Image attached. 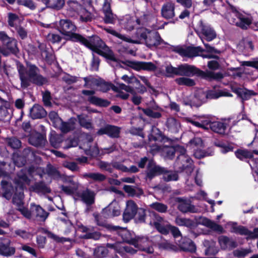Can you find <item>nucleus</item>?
Listing matches in <instances>:
<instances>
[{
    "label": "nucleus",
    "instance_id": "423d86ee",
    "mask_svg": "<svg viewBox=\"0 0 258 258\" xmlns=\"http://www.w3.org/2000/svg\"><path fill=\"white\" fill-rule=\"evenodd\" d=\"M228 21L240 28L245 30L251 24V20L239 13L235 8L230 7L226 14Z\"/></svg>",
    "mask_w": 258,
    "mask_h": 258
},
{
    "label": "nucleus",
    "instance_id": "6e6552de",
    "mask_svg": "<svg viewBox=\"0 0 258 258\" xmlns=\"http://www.w3.org/2000/svg\"><path fill=\"white\" fill-rule=\"evenodd\" d=\"M152 220L150 222V225L153 226L160 233L168 234V228L170 224L168 221L155 212L150 213Z\"/></svg>",
    "mask_w": 258,
    "mask_h": 258
},
{
    "label": "nucleus",
    "instance_id": "9b49d317",
    "mask_svg": "<svg viewBox=\"0 0 258 258\" xmlns=\"http://www.w3.org/2000/svg\"><path fill=\"white\" fill-rule=\"evenodd\" d=\"M174 51L182 56L193 57L200 55L204 50L200 46L198 47H182L177 46L174 48Z\"/></svg>",
    "mask_w": 258,
    "mask_h": 258
},
{
    "label": "nucleus",
    "instance_id": "864d4df0",
    "mask_svg": "<svg viewBox=\"0 0 258 258\" xmlns=\"http://www.w3.org/2000/svg\"><path fill=\"white\" fill-rule=\"evenodd\" d=\"M12 203L17 207V208L22 207L24 204L23 194L21 192L15 194L12 199Z\"/></svg>",
    "mask_w": 258,
    "mask_h": 258
},
{
    "label": "nucleus",
    "instance_id": "c85d7f7f",
    "mask_svg": "<svg viewBox=\"0 0 258 258\" xmlns=\"http://www.w3.org/2000/svg\"><path fill=\"white\" fill-rule=\"evenodd\" d=\"M103 213L108 218L118 216L120 214V207L117 202L113 201L103 210Z\"/></svg>",
    "mask_w": 258,
    "mask_h": 258
},
{
    "label": "nucleus",
    "instance_id": "bf43d9fd",
    "mask_svg": "<svg viewBox=\"0 0 258 258\" xmlns=\"http://www.w3.org/2000/svg\"><path fill=\"white\" fill-rule=\"evenodd\" d=\"M48 117L53 122V125L56 127L61 122V119L59 117L58 114L55 111H51L48 114Z\"/></svg>",
    "mask_w": 258,
    "mask_h": 258
},
{
    "label": "nucleus",
    "instance_id": "ddd939ff",
    "mask_svg": "<svg viewBox=\"0 0 258 258\" xmlns=\"http://www.w3.org/2000/svg\"><path fill=\"white\" fill-rule=\"evenodd\" d=\"M167 172V170L150 161L148 164L146 170V179L151 180L154 177Z\"/></svg>",
    "mask_w": 258,
    "mask_h": 258
},
{
    "label": "nucleus",
    "instance_id": "cd10ccee",
    "mask_svg": "<svg viewBox=\"0 0 258 258\" xmlns=\"http://www.w3.org/2000/svg\"><path fill=\"white\" fill-rule=\"evenodd\" d=\"M206 101V92L203 89H199L195 92L194 97L191 100V104L198 107Z\"/></svg>",
    "mask_w": 258,
    "mask_h": 258
},
{
    "label": "nucleus",
    "instance_id": "a18cd8bd",
    "mask_svg": "<svg viewBox=\"0 0 258 258\" xmlns=\"http://www.w3.org/2000/svg\"><path fill=\"white\" fill-rule=\"evenodd\" d=\"M84 80L85 82L84 87L92 88L94 86L98 87L101 79H96L92 76H89L84 78Z\"/></svg>",
    "mask_w": 258,
    "mask_h": 258
},
{
    "label": "nucleus",
    "instance_id": "f8f14e48",
    "mask_svg": "<svg viewBox=\"0 0 258 258\" xmlns=\"http://www.w3.org/2000/svg\"><path fill=\"white\" fill-rule=\"evenodd\" d=\"M175 201L178 203V210L182 213H197L199 212V209L192 205L189 200L178 197L175 199Z\"/></svg>",
    "mask_w": 258,
    "mask_h": 258
},
{
    "label": "nucleus",
    "instance_id": "f257e3e1",
    "mask_svg": "<svg viewBox=\"0 0 258 258\" xmlns=\"http://www.w3.org/2000/svg\"><path fill=\"white\" fill-rule=\"evenodd\" d=\"M18 71L21 80V87L23 89L29 87L31 82L38 86H42L48 82L46 78L40 74L39 69L35 65L27 64L26 68H25L20 64L18 66Z\"/></svg>",
    "mask_w": 258,
    "mask_h": 258
},
{
    "label": "nucleus",
    "instance_id": "2f4dec72",
    "mask_svg": "<svg viewBox=\"0 0 258 258\" xmlns=\"http://www.w3.org/2000/svg\"><path fill=\"white\" fill-rule=\"evenodd\" d=\"M166 126L168 131L172 133L178 132L181 126L179 121L173 117L167 119Z\"/></svg>",
    "mask_w": 258,
    "mask_h": 258
},
{
    "label": "nucleus",
    "instance_id": "4be33fe9",
    "mask_svg": "<svg viewBox=\"0 0 258 258\" xmlns=\"http://www.w3.org/2000/svg\"><path fill=\"white\" fill-rule=\"evenodd\" d=\"M231 89L232 92L236 93L242 101L249 99L252 96L256 95L253 91L247 90L245 88H241L236 86L235 85H231Z\"/></svg>",
    "mask_w": 258,
    "mask_h": 258
},
{
    "label": "nucleus",
    "instance_id": "5fc2aeb1",
    "mask_svg": "<svg viewBox=\"0 0 258 258\" xmlns=\"http://www.w3.org/2000/svg\"><path fill=\"white\" fill-rule=\"evenodd\" d=\"M235 154L240 160L251 158L253 157L252 153L246 150H238L235 152Z\"/></svg>",
    "mask_w": 258,
    "mask_h": 258
},
{
    "label": "nucleus",
    "instance_id": "dca6fc26",
    "mask_svg": "<svg viewBox=\"0 0 258 258\" xmlns=\"http://www.w3.org/2000/svg\"><path fill=\"white\" fill-rule=\"evenodd\" d=\"M16 252V248L11 245V241L9 239L0 238V255L10 257Z\"/></svg>",
    "mask_w": 258,
    "mask_h": 258
},
{
    "label": "nucleus",
    "instance_id": "a19ab883",
    "mask_svg": "<svg viewBox=\"0 0 258 258\" xmlns=\"http://www.w3.org/2000/svg\"><path fill=\"white\" fill-rule=\"evenodd\" d=\"M211 129L215 133L224 135L225 133L226 126L225 123L219 121L211 122L210 123Z\"/></svg>",
    "mask_w": 258,
    "mask_h": 258
},
{
    "label": "nucleus",
    "instance_id": "37998d69",
    "mask_svg": "<svg viewBox=\"0 0 258 258\" xmlns=\"http://www.w3.org/2000/svg\"><path fill=\"white\" fill-rule=\"evenodd\" d=\"M238 48L239 50L243 51L244 50L247 51H252L253 50L254 46L252 41L246 38L242 39L238 45Z\"/></svg>",
    "mask_w": 258,
    "mask_h": 258
},
{
    "label": "nucleus",
    "instance_id": "4d7b16f0",
    "mask_svg": "<svg viewBox=\"0 0 258 258\" xmlns=\"http://www.w3.org/2000/svg\"><path fill=\"white\" fill-rule=\"evenodd\" d=\"M46 172L49 176L53 178H57L60 176L59 172L57 169L50 164L47 165Z\"/></svg>",
    "mask_w": 258,
    "mask_h": 258
},
{
    "label": "nucleus",
    "instance_id": "58836bf2",
    "mask_svg": "<svg viewBox=\"0 0 258 258\" xmlns=\"http://www.w3.org/2000/svg\"><path fill=\"white\" fill-rule=\"evenodd\" d=\"M5 141L6 145L13 149H19L22 145L21 141L16 137L6 138Z\"/></svg>",
    "mask_w": 258,
    "mask_h": 258
},
{
    "label": "nucleus",
    "instance_id": "a878e982",
    "mask_svg": "<svg viewBox=\"0 0 258 258\" xmlns=\"http://www.w3.org/2000/svg\"><path fill=\"white\" fill-rule=\"evenodd\" d=\"M162 16L167 19H172L175 16V5L168 2L164 4L161 8Z\"/></svg>",
    "mask_w": 258,
    "mask_h": 258
},
{
    "label": "nucleus",
    "instance_id": "1a4fd4ad",
    "mask_svg": "<svg viewBox=\"0 0 258 258\" xmlns=\"http://www.w3.org/2000/svg\"><path fill=\"white\" fill-rule=\"evenodd\" d=\"M124 240L126 242L133 245L139 250L146 251L148 253H152L154 252V249L151 246V241L146 237H136L134 238L125 239Z\"/></svg>",
    "mask_w": 258,
    "mask_h": 258
},
{
    "label": "nucleus",
    "instance_id": "49530a36",
    "mask_svg": "<svg viewBox=\"0 0 258 258\" xmlns=\"http://www.w3.org/2000/svg\"><path fill=\"white\" fill-rule=\"evenodd\" d=\"M33 188L34 190L37 192L46 194L49 193L51 191L50 189L43 182H36L33 185Z\"/></svg>",
    "mask_w": 258,
    "mask_h": 258
},
{
    "label": "nucleus",
    "instance_id": "f704fd0d",
    "mask_svg": "<svg viewBox=\"0 0 258 258\" xmlns=\"http://www.w3.org/2000/svg\"><path fill=\"white\" fill-rule=\"evenodd\" d=\"M76 122L75 118H71L67 122H63L61 120V122L56 127L59 128L61 132L67 133L75 129Z\"/></svg>",
    "mask_w": 258,
    "mask_h": 258
},
{
    "label": "nucleus",
    "instance_id": "3c124183",
    "mask_svg": "<svg viewBox=\"0 0 258 258\" xmlns=\"http://www.w3.org/2000/svg\"><path fill=\"white\" fill-rule=\"evenodd\" d=\"M151 209L158 212L164 213L167 211L168 207L166 205L159 202H155L150 205Z\"/></svg>",
    "mask_w": 258,
    "mask_h": 258
},
{
    "label": "nucleus",
    "instance_id": "13d9d810",
    "mask_svg": "<svg viewBox=\"0 0 258 258\" xmlns=\"http://www.w3.org/2000/svg\"><path fill=\"white\" fill-rule=\"evenodd\" d=\"M150 31H149L144 27L139 28L137 29L136 35L140 40H143L145 41L147 35H148V32Z\"/></svg>",
    "mask_w": 258,
    "mask_h": 258
},
{
    "label": "nucleus",
    "instance_id": "338daca9",
    "mask_svg": "<svg viewBox=\"0 0 258 258\" xmlns=\"http://www.w3.org/2000/svg\"><path fill=\"white\" fill-rule=\"evenodd\" d=\"M78 119L80 124L82 127L87 129L92 128V125L91 121L89 120H87L84 116L82 115H79Z\"/></svg>",
    "mask_w": 258,
    "mask_h": 258
},
{
    "label": "nucleus",
    "instance_id": "e433bc0d",
    "mask_svg": "<svg viewBox=\"0 0 258 258\" xmlns=\"http://www.w3.org/2000/svg\"><path fill=\"white\" fill-rule=\"evenodd\" d=\"M232 232L241 235L246 236V239H250L251 231L246 227L243 226H237L236 224H234L232 226Z\"/></svg>",
    "mask_w": 258,
    "mask_h": 258
},
{
    "label": "nucleus",
    "instance_id": "8fccbe9b",
    "mask_svg": "<svg viewBox=\"0 0 258 258\" xmlns=\"http://www.w3.org/2000/svg\"><path fill=\"white\" fill-rule=\"evenodd\" d=\"M175 81L179 85H184L188 87H192L196 85V83L193 79L186 77L177 78L175 80Z\"/></svg>",
    "mask_w": 258,
    "mask_h": 258
},
{
    "label": "nucleus",
    "instance_id": "b1692460",
    "mask_svg": "<svg viewBox=\"0 0 258 258\" xmlns=\"http://www.w3.org/2000/svg\"><path fill=\"white\" fill-rule=\"evenodd\" d=\"M145 43L149 47L156 46L160 44L161 38L159 33L156 31H150L145 40Z\"/></svg>",
    "mask_w": 258,
    "mask_h": 258
},
{
    "label": "nucleus",
    "instance_id": "ea45409f",
    "mask_svg": "<svg viewBox=\"0 0 258 258\" xmlns=\"http://www.w3.org/2000/svg\"><path fill=\"white\" fill-rule=\"evenodd\" d=\"M123 189L125 192L131 197L137 196L139 197L144 193L143 190L141 188H135L133 186L128 185H124Z\"/></svg>",
    "mask_w": 258,
    "mask_h": 258
},
{
    "label": "nucleus",
    "instance_id": "4c0bfd02",
    "mask_svg": "<svg viewBox=\"0 0 258 258\" xmlns=\"http://www.w3.org/2000/svg\"><path fill=\"white\" fill-rule=\"evenodd\" d=\"M10 104L9 102H5V105L0 106V120H6L11 117Z\"/></svg>",
    "mask_w": 258,
    "mask_h": 258
},
{
    "label": "nucleus",
    "instance_id": "69168bd1",
    "mask_svg": "<svg viewBox=\"0 0 258 258\" xmlns=\"http://www.w3.org/2000/svg\"><path fill=\"white\" fill-rule=\"evenodd\" d=\"M163 153L165 154V157L172 159L175 156L176 150L173 147H167L163 149Z\"/></svg>",
    "mask_w": 258,
    "mask_h": 258
},
{
    "label": "nucleus",
    "instance_id": "7ed1b4c3",
    "mask_svg": "<svg viewBox=\"0 0 258 258\" xmlns=\"http://www.w3.org/2000/svg\"><path fill=\"white\" fill-rule=\"evenodd\" d=\"M178 76L190 77L197 75L208 81L219 80L223 78L221 73H214L210 71H203L194 66L187 64L178 66Z\"/></svg>",
    "mask_w": 258,
    "mask_h": 258
},
{
    "label": "nucleus",
    "instance_id": "0e129e2a",
    "mask_svg": "<svg viewBox=\"0 0 258 258\" xmlns=\"http://www.w3.org/2000/svg\"><path fill=\"white\" fill-rule=\"evenodd\" d=\"M251 252V250L250 249L240 248L234 250L233 254L234 256L241 258L245 256Z\"/></svg>",
    "mask_w": 258,
    "mask_h": 258
},
{
    "label": "nucleus",
    "instance_id": "e2e57ef3",
    "mask_svg": "<svg viewBox=\"0 0 258 258\" xmlns=\"http://www.w3.org/2000/svg\"><path fill=\"white\" fill-rule=\"evenodd\" d=\"M189 145L192 148H200L204 147V143L201 138L195 137L189 142Z\"/></svg>",
    "mask_w": 258,
    "mask_h": 258
},
{
    "label": "nucleus",
    "instance_id": "72a5a7b5",
    "mask_svg": "<svg viewBox=\"0 0 258 258\" xmlns=\"http://www.w3.org/2000/svg\"><path fill=\"white\" fill-rule=\"evenodd\" d=\"M2 188L3 190L2 196L8 200H10L14 192L13 186L11 183L6 180L1 181Z\"/></svg>",
    "mask_w": 258,
    "mask_h": 258
},
{
    "label": "nucleus",
    "instance_id": "2eb2a0df",
    "mask_svg": "<svg viewBox=\"0 0 258 258\" xmlns=\"http://www.w3.org/2000/svg\"><path fill=\"white\" fill-rule=\"evenodd\" d=\"M138 206L133 200H128L126 202V207L123 213V220L125 222L134 218L138 212Z\"/></svg>",
    "mask_w": 258,
    "mask_h": 258
},
{
    "label": "nucleus",
    "instance_id": "7c9ffc66",
    "mask_svg": "<svg viewBox=\"0 0 258 258\" xmlns=\"http://www.w3.org/2000/svg\"><path fill=\"white\" fill-rule=\"evenodd\" d=\"M30 115L33 119L41 118L46 115V112L42 106L35 104L30 109Z\"/></svg>",
    "mask_w": 258,
    "mask_h": 258
},
{
    "label": "nucleus",
    "instance_id": "aec40b11",
    "mask_svg": "<svg viewBox=\"0 0 258 258\" xmlns=\"http://www.w3.org/2000/svg\"><path fill=\"white\" fill-rule=\"evenodd\" d=\"M197 222L199 224L203 225L220 233H222L224 232V229L221 225L216 224L215 222L207 218L200 217L197 221Z\"/></svg>",
    "mask_w": 258,
    "mask_h": 258
},
{
    "label": "nucleus",
    "instance_id": "f03ea898",
    "mask_svg": "<svg viewBox=\"0 0 258 258\" xmlns=\"http://www.w3.org/2000/svg\"><path fill=\"white\" fill-rule=\"evenodd\" d=\"M77 42L84 45L93 52L103 56L110 60L116 61V58L113 52L105 44V43L97 36L94 35L88 40L82 36Z\"/></svg>",
    "mask_w": 258,
    "mask_h": 258
},
{
    "label": "nucleus",
    "instance_id": "774afa93",
    "mask_svg": "<svg viewBox=\"0 0 258 258\" xmlns=\"http://www.w3.org/2000/svg\"><path fill=\"white\" fill-rule=\"evenodd\" d=\"M49 140L51 145L55 148H58L62 142L61 138L57 135L52 136Z\"/></svg>",
    "mask_w": 258,
    "mask_h": 258
},
{
    "label": "nucleus",
    "instance_id": "6ab92c4d",
    "mask_svg": "<svg viewBox=\"0 0 258 258\" xmlns=\"http://www.w3.org/2000/svg\"><path fill=\"white\" fill-rule=\"evenodd\" d=\"M3 45V47H0V52L4 55L7 56L10 53L16 54L18 51L16 41L13 38Z\"/></svg>",
    "mask_w": 258,
    "mask_h": 258
},
{
    "label": "nucleus",
    "instance_id": "052dcab7",
    "mask_svg": "<svg viewBox=\"0 0 258 258\" xmlns=\"http://www.w3.org/2000/svg\"><path fill=\"white\" fill-rule=\"evenodd\" d=\"M97 166L102 170H105L109 173L113 172L112 170V162L108 163L107 162L100 161L97 163Z\"/></svg>",
    "mask_w": 258,
    "mask_h": 258
},
{
    "label": "nucleus",
    "instance_id": "c756f323",
    "mask_svg": "<svg viewBox=\"0 0 258 258\" xmlns=\"http://www.w3.org/2000/svg\"><path fill=\"white\" fill-rule=\"evenodd\" d=\"M180 248L183 251L194 252L196 250V246L194 242L186 237L182 238L179 243Z\"/></svg>",
    "mask_w": 258,
    "mask_h": 258
},
{
    "label": "nucleus",
    "instance_id": "6e6d98bb",
    "mask_svg": "<svg viewBox=\"0 0 258 258\" xmlns=\"http://www.w3.org/2000/svg\"><path fill=\"white\" fill-rule=\"evenodd\" d=\"M64 5V0H49L47 6L53 9L59 10Z\"/></svg>",
    "mask_w": 258,
    "mask_h": 258
},
{
    "label": "nucleus",
    "instance_id": "f3484780",
    "mask_svg": "<svg viewBox=\"0 0 258 258\" xmlns=\"http://www.w3.org/2000/svg\"><path fill=\"white\" fill-rule=\"evenodd\" d=\"M120 130V127L117 126L107 124L100 128L97 134L99 136L105 134L112 138H118L119 137Z\"/></svg>",
    "mask_w": 258,
    "mask_h": 258
},
{
    "label": "nucleus",
    "instance_id": "9d476101",
    "mask_svg": "<svg viewBox=\"0 0 258 258\" xmlns=\"http://www.w3.org/2000/svg\"><path fill=\"white\" fill-rule=\"evenodd\" d=\"M123 63L137 71H153L156 69L155 64L151 62L125 60Z\"/></svg>",
    "mask_w": 258,
    "mask_h": 258
},
{
    "label": "nucleus",
    "instance_id": "c9c22d12",
    "mask_svg": "<svg viewBox=\"0 0 258 258\" xmlns=\"http://www.w3.org/2000/svg\"><path fill=\"white\" fill-rule=\"evenodd\" d=\"M82 177L85 179H90L93 181L101 182L106 179V176L99 172L86 173L82 175Z\"/></svg>",
    "mask_w": 258,
    "mask_h": 258
},
{
    "label": "nucleus",
    "instance_id": "0eeeda50",
    "mask_svg": "<svg viewBox=\"0 0 258 258\" xmlns=\"http://www.w3.org/2000/svg\"><path fill=\"white\" fill-rule=\"evenodd\" d=\"M77 27L69 19H61L59 21L58 30L59 32L66 37L67 40L77 42L82 35L76 33Z\"/></svg>",
    "mask_w": 258,
    "mask_h": 258
},
{
    "label": "nucleus",
    "instance_id": "c03bdc74",
    "mask_svg": "<svg viewBox=\"0 0 258 258\" xmlns=\"http://www.w3.org/2000/svg\"><path fill=\"white\" fill-rule=\"evenodd\" d=\"M91 103L102 107H107L110 104V102L107 100L98 98L96 96H91L88 99Z\"/></svg>",
    "mask_w": 258,
    "mask_h": 258
},
{
    "label": "nucleus",
    "instance_id": "a211bd4d",
    "mask_svg": "<svg viewBox=\"0 0 258 258\" xmlns=\"http://www.w3.org/2000/svg\"><path fill=\"white\" fill-rule=\"evenodd\" d=\"M93 216L97 225L104 227L111 231H115L118 229V227L113 226L107 223L106 219L108 218V217L103 213V211L101 214L95 213Z\"/></svg>",
    "mask_w": 258,
    "mask_h": 258
},
{
    "label": "nucleus",
    "instance_id": "680f3d73",
    "mask_svg": "<svg viewBox=\"0 0 258 258\" xmlns=\"http://www.w3.org/2000/svg\"><path fill=\"white\" fill-rule=\"evenodd\" d=\"M137 216L135 218L137 223H144L145 222L146 212V210L143 208H140L136 214Z\"/></svg>",
    "mask_w": 258,
    "mask_h": 258
},
{
    "label": "nucleus",
    "instance_id": "bb28decb",
    "mask_svg": "<svg viewBox=\"0 0 258 258\" xmlns=\"http://www.w3.org/2000/svg\"><path fill=\"white\" fill-rule=\"evenodd\" d=\"M142 111L147 116L153 118H160L162 116V109L157 105L150 106L146 108H142Z\"/></svg>",
    "mask_w": 258,
    "mask_h": 258
},
{
    "label": "nucleus",
    "instance_id": "4468645a",
    "mask_svg": "<svg viewBox=\"0 0 258 258\" xmlns=\"http://www.w3.org/2000/svg\"><path fill=\"white\" fill-rule=\"evenodd\" d=\"M175 167L180 171L187 170V172L191 173L193 171L192 161L187 155L178 156L175 163Z\"/></svg>",
    "mask_w": 258,
    "mask_h": 258
},
{
    "label": "nucleus",
    "instance_id": "5701e85b",
    "mask_svg": "<svg viewBox=\"0 0 258 258\" xmlns=\"http://www.w3.org/2000/svg\"><path fill=\"white\" fill-rule=\"evenodd\" d=\"M31 210L33 213V217H35L40 221H45L49 215V213L45 211L39 205L34 204H31Z\"/></svg>",
    "mask_w": 258,
    "mask_h": 258
},
{
    "label": "nucleus",
    "instance_id": "473e14b6",
    "mask_svg": "<svg viewBox=\"0 0 258 258\" xmlns=\"http://www.w3.org/2000/svg\"><path fill=\"white\" fill-rule=\"evenodd\" d=\"M218 241L222 249L233 248L237 246V243L232 239L226 236H221L218 238Z\"/></svg>",
    "mask_w": 258,
    "mask_h": 258
},
{
    "label": "nucleus",
    "instance_id": "de8ad7c7",
    "mask_svg": "<svg viewBox=\"0 0 258 258\" xmlns=\"http://www.w3.org/2000/svg\"><path fill=\"white\" fill-rule=\"evenodd\" d=\"M105 30L108 33H110V34L116 36V37H117L124 41L128 42H131V43H139L138 40H132L130 38L126 37L125 36H124L123 35H122V34L117 32L116 31H115L114 30L108 29V28H106V29H105Z\"/></svg>",
    "mask_w": 258,
    "mask_h": 258
},
{
    "label": "nucleus",
    "instance_id": "412c9836",
    "mask_svg": "<svg viewBox=\"0 0 258 258\" xmlns=\"http://www.w3.org/2000/svg\"><path fill=\"white\" fill-rule=\"evenodd\" d=\"M95 192L89 188L82 191L79 195L81 201L87 206H90L95 203Z\"/></svg>",
    "mask_w": 258,
    "mask_h": 258
},
{
    "label": "nucleus",
    "instance_id": "20e7f679",
    "mask_svg": "<svg viewBox=\"0 0 258 258\" xmlns=\"http://www.w3.org/2000/svg\"><path fill=\"white\" fill-rule=\"evenodd\" d=\"M196 31L204 44L206 51L210 53H220V51L210 46L209 44L204 43L203 41V39H205L208 41H211L216 38V32L213 28L200 20L197 24Z\"/></svg>",
    "mask_w": 258,
    "mask_h": 258
},
{
    "label": "nucleus",
    "instance_id": "603ef678",
    "mask_svg": "<svg viewBox=\"0 0 258 258\" xmlns=\"http://www.w3.org/2000/svg\"><path fill=\"white\" fill-rule=\"evenodd\" d=\"M18 179H15V183L20 186V187H22L23 184L25 183H28L29 181V179L25 173L22 172V171L18 173Z\"/></svg>",
    "mask_w": 258,
    "mask_h": 258
},
{
    "label": "nucleus",
    "instance_id": "39448f33",
    "mask_svg": "<svg viewBox=\"0 0 258 258\" xmlns=\"http://www.w3.org/2000/svg\"><path fill=\"white\" fill-rule=\"evenodd\" d=\"M121 79L126 83V85L122 83H117V87L113 86L112 89L117 92H119V90H124L127 93H130L132 94L136 93L135 90L131 85L136 84L138 85V87H136V90L139 93L143 94L146 92L147 89L145 86L141 85L140 80L134 75L128 76L127 75H123L121 77Z\"/></svg>",
    "mask_w": 258,
    "mask_h": 258
},
{
    "label": "nucleus",
    "instance_id": "09e8293b",
    "mask_svg": "<svg viewBox=\"0 0 258 258\" xmlns=\"http://www.w3.org/2000/svg\"><path fill=\"white\" fill-rule=\"evenodd\" d=\"M108 253V250L104 246H99L94 250L93 254L96 258H103L106 257Z\"/></svg>",
    "mask_w": 258,
    "mask_h": 258
},
{
    "label": "nucleus",
    "instance_id": "79ce46f5",
    "mask_svg": "<svg viewBox=\"0 0 258 258\" xmlns=\"http://www.w3.org/2000/svg\"><path fill=\"white\" fill-rule=\"evenodd\" d=\"M175 223L179 226H185L187 228H191L195 225V223L192 220L180 217H176Z\"/></svg>",
    "mask_w": 258,
    "mask_h": 258
},
{
    "label": "nucleus",
    "instance_id": "393cba45",
    "mask_svg": "<svg viewBox=\"0 0 258 258\" xmlns=\"http://www.w3.org/2000/svg\"><path fill=\"white\" fill-rule=\"evenodd\" d=\"M46 142L45 137L39 133H32L29 138V143L35 147H43Z\"/></svg>",
    "mask_w": 258,
    "mask_h": 258
}]
</instances>
